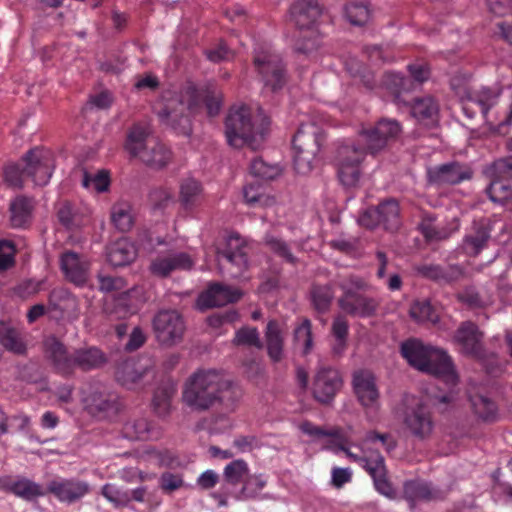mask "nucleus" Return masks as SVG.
<instances>
[{
  "instance_id": "f257e3e1",
  "label": "nucleus",
  "mask_w": 512,
  "mask_h": 512,
  "mask_svg": "<svg viewBox=\"0 0 512 512\" xmlns=\"http://www.w3.org/2000/svg\"><path fill=\"white\" fill-rule=\"evenodd\" d=\"M242 396L241 387L221 371L198 369L184 383L182 402L194 413L210 410L231 413L239 406Z\"/></svg>"
},
{
  "instance_id": "f03ea898",
  "label": "nucleus",
  "mask_w": 512,
  "mask_h": 512,
  "mask_svg": "<svg viewBox=\"0 0 512 512\" xmlns=\"http://www.w3.org/2000/svg\"><path fill=\"white\" fill-rule=\"evenodd\" d=\"M201 102L210 117L218 115L223 104L222 90L214 83H207L201 89L190 84L167 101L158 117L177 133L189 136L192 133L190 114L200 108Z\"/></svg>"
},
{
  "instance_id": "7ed1b4c3",
  "label": "nucleus",
  "mask_w": 512,
  "mask_h": 512,
  "mask_svg": "<svg viewBox=\"0 0 512 512\" xmlns=\"http://www.w3.org/2000/svg\"><path fill=\"white\" fill-rule=\"evenodd\" d=\"M401 132L399 122L382 118L373 127L359 131L358 144L340 145L336 150L335 161L360 165L367 153L376 155L384 151L398 139Z\"/></svg>"
},
{
  "instance_id": "20e7f679",
  "label": "nucleus",
  "mask_w": 512,
  "mask_h": 512,
  "mask_svg": "<svg viewBox=\"0 0 512 512\" xmlns=\"http://www.w3.org/2000/svg\"><path fill=\"white\" fill-rule=\"evenodd\" d=\"M400 354L411 367L443 378L450 385L457 383L452 359L444 350L425 344L420 339L410 338L401 343Z\"/></svg>"
},
{
  "instance_id": "39448f33",
  "label": "nucleus",
  "mask_w": 512,
  "mask_h": 512,
  "mask_svg": "<svg viewBox=\"0 0 512 512\" xmlns=\"http://www.w3.org/2000/svg\"><path fill=\"white\" fill-rule=\"evenodd\" d=\"M339 288L342 295L338 298V306L346 314L361 318L376 315L380 302L364 294L370 289L364 278L350 275L339 283Z\"/></svg>"
},
{
  "instance_id": "423d86ee",
  "label": "nucleus",
  "mask_w": 512,
  "mask_h": 512,
  "mask_svg": "<svg viewBox=\"0 0 512 512\" xmlns=\"http://www.w3.org/2000/svg\"><path fill=\"white\" fill-rule=\"evenodd\" d=\"M124 148L132 158L153 169L166 167L172 159V152L164 144L149 139L146 129L140 125L129 130Z\"/></svg>"
},
{
  "instance_id": "0eeeda50",
  "label": "nucleus",
  "mask_w": 512,
  "mask_h": 512,
  "mask_svg": "<svg viewBox=\"0 0 512 512\" xmlns=\"http://www.w3.org/2000/svg\"><path fill=\"white\" fill-rule=\"evenodd\" d=\"M325 135L314 122L302 123L293 137L294 168L298 174H308L317 162Z\"/></svg>"
},
{
  "instance_id": "6e6552de",
  "label": "nucleus",
  "mask_w": 512,
  "mask_h": 512,
  "mask_svg": "<svg viewBox=\"0 0 512 512\" xmlns=\"http://www.w3.org/2000/svg\"><path fill=\"white\" fill-rule=\"evenodd\" d=\"M225 135L230 146L240 148L251 144L255 137V128L250 108L233 107L225 119Z\"/></svg>"
},
{
  "instance_id": "1a4fd4ad",
  "label": "nucleus",
  "mask_w": 512,
  "mask_h": 512,
  "mask_svg": "<svg viewBox=\"0 0 512 512\" xmlns=\"http://www.w3.org/2000/svg\"><path fill=\"white\" fill-rule=\"evenodd\" d=\"M359 223L368 229L382 226L390 232L398 230L401 225L398 201L394 198H388L377 206L367 208L360 216Z\"/></svg>"
},
{
  "instance_id": "9d476101",
  "label": "nucleus",
  "mask_w": 512,
  "mask_h": 512,
  "mask_svg": "<svg viewBox=\"0 0 512 512\" xmlns=\"http://www.w3.org/2000/svg\"><path fill=\"white\" fill-rule=\"evenodd\" d=\"M254 65L266 88L276 92L286 85V66L279 55L266 51L260 52L254 57Z\"/></svg>"
},
{
  "instance_id": "9b49d317",
  "label": "nucleus",
  "mask_w": 512,
  "mask_h": 512,
  "mask_svg": "<svg viewBox=\"0 0 512 512\" xmlns=\"http://www.w3.org/2000/svg\"><path fill=\"white\" fill-rule=\"evenodd\" d=\"M153 330L161 345L174 346L183 340L185 322L176 310L159 311L153 318Z\"/></svg>"
},
{
  "instance_id": "f8f14e48",
  "label": "nucleus",
  "mask_w": 512,
  "mask_h": 512,
  "mask_svg": "<svg viewBox=\"0 0 512 512\" xmlns=\"http://www.w3.org/2000/svg\"><path fill=\"white\" fill-rule=\"evenodd\" d=\"M24 163L25 175L36 185H46L55 168L54 155L50 150L35 147L27 151L21 158Z\"/></svg>"
},
{
  "instance_id": "ddd939ff",
  "label": "nucleus",
  "mask_w": 512,
  "mask_h": 512,
  "mask_svg": "<svg viewBox=\"0 0 512 512\" xmlns=\"http://www.w3.org/2000/svg\"><path fill=\"white\" fill-rule=\"evenodd\" d=\"M473 177V170L466 164L458 161H451L426 170L427 185L433 187H444L457 185Z\"/></svg>"
},
{
  "instance_id": "4468645a",
  "label": "nucleus",
  "mask_w": 512,
  "mask_h": 512,
  "mask_svg": "<svg viewBox=\"0 0 512 512\" xmlns=\"http://www.w3.org/2000/svg\"><path fill=\"white\" fill-rule=\"evenodd\" d=\"M43 353L55 373L64 377L74 375V352H70L56 336L50 335L44 339Z\"/></svg>"
},
{
  "instance_id": "2eb2a0df",
  "label": "nucleus",
  "mask_w": 512,
  "mask_h": 512,
  "mask_svg": "<svg viewBox=\"0 0 512 512\" xmlns=\"http://www.w3.org/2000/svg\"><path fill=\"white\" fill-rule=\"evenodd\" d=\"M484 332L479 326L470 320L459 324L453 335V342L459 346L460 352L472 358H483L485 356Z\"/></svg>"
},
{
  "instance_id": "dca6fc26",
  "label": "nucleus",
  "mask_w": 512,
  "mask_h": 512,
  "mask_svg": "<svg viewBox=\"0 0 512 512\" xmlns=\"http://www.w3.org/2000/svg\"><path fill=\"white\" fill-rule=\"evenodd\" d=\"M404 429L418 440L428 439L433 432L434 422L428 407L419 402L407 407L403 413Z\"/></svg>"
},
{
  "instance_id": "f3484780",
  "label": "nucleus",
  "mask_w": 512,
  "mask_h": 512,
  "mask_svg": "<svg viewBox=\"0 0 512 512\" xmlns=\"http://www.w3.org/2000/svg\"><path fill=\"white\" fill-rule=\"evenodd\" d=\"M415 271L428 280H431L441 286H453L467 276L466 269L460 264H448L442 266L439 264H422L415 267Z\"/></svg>"
},
{
  "instance_id": "a211bd4d",
  "label": "nucleus",
  "mask_w": 512,
  "mask_h": 512,
  "mask_svg": "<svg viewBox=\"0 0 512 512\" xmlns=\"http://www.w3.org/2000/svg\"><path fill=\"white\" fill-rule=\"evenodd\" d=\"M242 296L240 289L215 282L199 295L197 304L201 310L221 307L239 301Z\"/></svg>"
},
{
  "instance_id": "6ab92c4d",
  "label": "nucleus",
  "mask_w": 512,
  "mask_h": 512,
  "mask_svg": "<svg viewBox=\"0 0 512 512\" xmlns=\"http://www.w3.org/2000/svg\"><path fill=\"white\" fill-rule=\"evenodd\" d=\"M342 385L343 381L338 370L331 367L321 368L313 384L314 398L322 404H330Z\"/></svg>"
},
{
  "instance_id": "aec40b11",
  "label": "nucleus",
  "mask_w": 512,
  "mask_h": 512,
  "mask_svg": "<svg viewBox=\"0 0 512 512\" xmlns=\"http://www.w3.org/2000/svg\"><path fill=\"white\" fill-rule=\"evenodd\" d=\"M325 10L320 0H295L289 9L290 20L299 29L313 28Z\"/></svg>"
},
{
  "instance_id": "412c9836",
  "label": "nucleus",
  "mask_w": 512,
  "mask_h": 512,
  "mask_svg": "<svg viewBox=\"0 0 512 512\" xmlns=\"http://www.w3.org/2000/svg\"><path fill=\"white\" fill-rule=\"evenodd\" d=\"M90 491L87 482L77 479L53 480L47 486V492L53 494L59 501L73 503L84 497Z\"/></svg>"
},
{
  "instance_id": "4be33fe9",
  "label": "nucleus",
  "mask_w": 512,
  "mask_h": 512,
  "mask_svg": "<svg viewBox=\"0 0 512 512\" xmlns=\"http://www.w3.org/2000/svg\"><path fill=\"white\" fill-rule=\"evenodd\" d=\"M246 242L240 235L236 233L230 234L226 239V246L222 250L217 251V256L225 258L229 263L235 265L237 272L234 277L239 276L248 268V257L246 252Z\"/></svg>"
},
{
  "instance_id": "5701e85b",
  "label": "nucleus",
  "mask_w": 512,
  "mask_h": 512,
  "mask_svg": "<svg viewBox=\"0 0 512 512\" xmlns=\"http://www.w3.org/2000/svg\"><path fill=\"white\" fill-rule=\"evenodd\" d=\"M353 388L359 402L364 407H374L378 403L379 391L375 376L368 370H360L353 375Z\"/></svg>"
},
{
  "instance_id": "b1692460",
  "label": "nucleus",
  "mask_w": 512,
  "mask_h": 512,
  "mask_svg": "<svg viewBox=\"0 0 512 512\" xmlns=\"http://www.w3.org/2000/svg\"><path fill=\"white\" fill-rule=\"evenodd\" d=\"M193 261L187 253L179 252L166 256H158L151 261L150 271L154 276L165 278L173 271L188 270L192 267Z\"/></svg>"
},
{
  "instance_id": "393cba45",
  "label": "nucleus",
  "mask_w": 512,
  "mask_h": 512,
  "mask_svg": "<svg viewBox=\"0 0 512 512\" xmlns=\"http://www.w3.org/2000/svg\"><path fill=\"white\" fill-rule=\"evenodd\" d=\"M490 232L491 228L484 221L474 222L470 232L463 238L462 251L470 257L478 256L487 248L491 238Z\"/></svg>"
},
{
  "instance_id": "a878e982",
  "label": "nucleus",
  "mask_w": 512,
  "mask_h": 512,
  "mask_svg": "<svg viewBox=\"0 0 512 512\" xmlns=\"http://www.w3.org/2000/svg\"><path fill=\"white\" fill-rule=\"evenodd\" d=\"M403 497L409 502L411 509L416 506L417 500L437 501L444 500L446 493L435 489L430 484L418 480L406 481L403 485Z\"/></svg>"
},
{
  "instance_id": "bb28decb",
  "label": "nucleus",
  "mask_w": 512,
  "mask_h": 512,
  "mask_svg": "<svg viewBox=\"0 0 512 512\" xmlns=\"http://www.w3.org/2000/svg\"><path fill=\"white\" fill-rule=\"evenodd\" d=\"M60 267L66 278L77 286H83L88 279V262L82 260L80 255L73 251H66L61 255Z\"/></svg>"
},
{
  "instance_id": "cd10ccee",
  "label": "nucleus",
  "mask_w": 512,
  "mask_h": 512,
  "mask_svg": "<svg viewBox=\"0 0 512 512\" xmlns=\"http://www.w3.org/2000/svg\"><path fill=\"white\" fill-rule=\"evenodd\" d=\"M152 370V365L142 360L129 359L122 362L116 370V379L127 388L139 383Z\"/></svg>"
},
{
  "instance_id": "c85d7f7f",
  "label": "nucleus",
  "mask_w": 512,
  "mask_h": 512,
  "mask_svg": "<svg viewBox=\"0 0 512 512\" xmlns=\"http://www.w3.org/2000/svg\"><path fill=\"white\" fill-rule=\"evenodd\" d=\"M411 113L423 125L436 126L439 118V103L430 95L415 98Z\"/></svg>"
},
{
  "instance_id": "c756f323",
  "label": "nucleus",
  "mask_w": 512,
  "mask_h": 512,
  "mask_svg": "<svg viewBox=\"0 0 512 512\" xmlns=\"http://www.w3.org/2000/svg\"><path fill=\"white\" fill-rule=\"evenodd\" d=\"M176 391V384L172 380H167L156 388L152 398V409L158 417L167 418L170 415Z\"/></svg>"
},
{
  "instance_id": "7c9ffc66",
  "label": "nucleus",
  "mask_w": 512,
  "mask_h": 512,
  "mask_svg": "<svg viewBox=\"0 0 512 512\" xmlns=\"http://www.w3.org/2000/svg\"><path fill=\"white\" fill-rule=\"evenodd\" d=\"M0 344L15 355L24 356L27 354V343L23 333L3 321L0 322Z\"/></svg>"
},
{
  "instance_id": "2f4dec72",
  "label": "nucleus",
  "mask_w": 512,
  "mask_h": 512,
  "mask_svg": "<svg viewBox=\"0 0 512 512\" xmlns=\"http://www.w3.org/2000/svg\"><path fill=\"white\" fill-rule=\"evenodd\" d=\"M469 402L473 413L484 422H493L497 418L496 403L486 394L475 390L468 392Z\"/></svg>"
},
{
  "instance_id": "473e14b6",
  "label": "nucleus",
  "mask_w": 512,
  "mask_h": 512,
  "mask_svg": "<svg viewBox=\"0 0 512 512\" xmlns=\"http://www.w3.org/2000/svg\"><path fill=\"white\" fill-rule=\"evenodd\" d=\"M137 256L134 245L121 238L107 248V260L114 267H123L132 263Z\"/></svg>"
},
{
  "instance_id": "72a5a7b5",
  "label": "nucleus",
  "mask_w": 512,
  "mask_h": 512,
  "mask_svg": "<svg viewBox=\"0 0 512 512\" xmlns=\"http://www.w3.org/2000/svg\"><path fill=\"white\" fill-rule=\"evenodd\" d=\"M265 344L267 354L273 363L284 358V337L278 321L270 320L265 330Z\"/></svg>"
},
{
  "instance_id": "f704fd0d",
  "label": "nucleus",
  "mask_w": 512,
  "mask_h": 512,
  "mask_svg": "<svg viewBox=\"0 0 512 512\" xmlns=\"http://www.w3.org/2000/svg\"><path fill=\"white\" fill-rule=\"evenodd\" d=\"M105 354L97 347L79 348L74 351V368L87 372L98 369L106 363Z\"/></svg>"
},
{
  "instance_id": "c9c22d12",
  "label": "nucleus",
  "mask_w": 512,
  "mask_h": 512,
  "mask_svg": "<svg viewBox=\"0 0 512 512\" xmlns=\"http://www.w3.org/2000/svg\"><path fill=\"white\" fill-rule=\"evenodd\" d=\"M49 308L63 316H76L79 312L77 298L66 289H56L50 293Z\"/></svg>"
},
{
  "instance_id": "e433bc0d",
  "label": "nucleus",
  "mask_w": 512,
  "mask_h": 512,
  "mask_svg": "<svg viewBox=\"0 0 512 512\" xmlns=\"http://www.w3.org/2000/svg\"><path fill=\"white\" fill-rule=\"evenodd\" d=\"M4 488L26 501H33L38 497L44 496L47 491L40 484L35 483L28 478H20L16 481H7Z\"/></svg>"
},
{
  "instance_id": "4c0bfd02",
  "label": "nucleus",
  "mask_w": 512,
  "mask_h": 512,
  "mask_svg": "<svg viewBox=\"0 0 512 512\" xmlns=\"http://www.w3.org/2000/svg\"><path fill=\"white\" fill-rule=\"evenodd\" d=\"M382 86L393 95L395 103L406 104V100L401 97V94L403 92L411 91L414 83L410 78L401 76L397 73L387 72L383 75Z\"/></svg>"
},
{
  "instance_id": "58836bf2",
  "label": "nucleus",
  "mask_w": 512,
  "mask_h": 512,
  "mask_svg": "<svg viewBox=\"0 0 512 512\" xmlns=\"http://www.w3.org/2000/svg\"><path fill=\"white\" fill-rule=\"evenodd\" d=\"M32 200L25 196L16 197L10 204V221L13 227H25L31 220Z\"/></svg>"
},
{
  "instance_id": "ea45409f",
  "label": "nucleus",
  "mask_w": 512,
  "mask_h": 512,
  "mask_svg": "<svg viewBox=\"0 0 512 512\" xmlns=\"http://www.w3.org/2000/svg\"><path fill=\"white\" fill-rule=\"evenodd\" d=\"M111 222L121 232L131 230L134 225L132 205L127 201H118L111 207Z\"/></svg>"
},
{
  "instance_id": "a19ab883",
  "label": "nucleus",
  "mask_w": 512,
  "mask_h": 512,
  "mask_svg": "<svg viewBox=\"0 0 512 512\" xmlns=\"http://www.w3.org/2000/svg\"><path fill=\"white\" fill-rule=\"evenodd\" d=\"M486 194L492 202L512 209V187L504 180L491 179Z\"/></svg>"
},
{
  "instance_id": "79ce46f5",
  "label": "nucleus",
  "mask_w": 512,
  "mask_h": 512,
  "mask_svg": "<svg viewBox=\"0 0 512 512\" xmlns=\"http://www.w3.org/2000/svg\"><path fill=\"white\" fill-rule=\"evenodd\" d=\"M119 407L120 404L115 395L95 393L91 398V410L103 417L115 415Z\"/></svg>"
},
{
  "instance_id": "37998d69",
  "label": "nucleus",
  "mask_w": 512,
  "mask_h": 512,
  "mask_svg": "<svg viewBox=\"0 0 512 512\" xmlns=\"http://www.w3.org/2000/svg\"><path fill=\"white\" fill-rule=\"evenodd\" d=\"M201 184L194 179L185 180L180 187V201L185 209L195 207L201 198Z\"/></svg>"
},
{
  "instance_id": "c03bdc74",
  "label": "nucleus",
  "mask_w": 512,
  "mask_h": 512,
  "mask_svg": "<svg viewBox=\"0 0 512 512\" xmlns=\"http://www.w3.org/2000/svg\"><path fill=\"white\" fill-rule=\"evenodd\" d=\"M245 201L250 205L269 206L275 203V198L265 193V188L258 182L250 183L243 189Z\"/></svg>"
},
{
  "instance_id": "a18cd8bd",
  "label": "nucleus",
  "mask_w": 512,
  "mask_h": 512,
  "mask_svg": "<svg viewBox=\"0 0 512 512\" xmlns=\"http://www.w3.org/2000/svg\"><path fill=\"white\" fill-rule=\"evenodd\" d=\"M345 15L352 25L363 26L370 20L371 11L368 4L352 2L345 6Z\"/></svg>"
},
{
  "instance_id": "49530a36",
  "label": "nucleus",
  "mask_w": 512,
  "mask_h": 512,
  "mask_svg": "<svg viewBox=\"0 0 512 512\" xmlns=\"http://www.w3.org/2000/svg\"><path fill=\"white\" fill-rule=\"evenodd\" d=\"M310 294L313 306L318 312H326L329 309L334 297L330 285H314Z\"/></svg>"
},
{
  "instance_id": "de8ad7c7",
  "label": "nucleus",
  "mask_w": 512,
  "mask_h": 512,
  "mask_svg": "<svg viewBox=\"0 0 512 512\" xmlns=\"http://www.w3.org/2000/svg\"><path fill=\"white\" fill-rule=\"evenodd\" d=\"M248 474L249 468L247 463L242 459H237L226 465L223 477L227 483L235 486L241 482L243 483Z\"/></svg>"
},
{
  "instance_id": "09e8293b",
  "label": "nucleus",
  "mask_w": 512,
  "mask_h": 512,
  "mask_svg": "<svg viewBox=\"0 0 512 512\" xmlns=\"http://www.w3.org/2000/svg\"><path fill=\"white\" fill-rule=\"evenodd\" d=\"M456 299L469 309H483L487 306L486 301L474 285L465 286L456 294Z\"/></svg>"
},
{
  "instance_id": "8fccbe9b",
  "label": "nucleus",
  "mask_w": 512,
  "mask_h": 512,
  "mask_svg": "<svg viewBox=\"0 0 512 512\" xmlns=\"http://www.w3.org/2000/svg\"><path fill=\"white\" fill-rule=\"evenodd\" d=\"M264 243L274 254L283 258L286 262L293 265L297 263V258L293 255L288 243L283 239L268 234L264 238Z\"/></svg>"
},
{
  "instance_id": "3c124183",
  "label": "nucleus",
  "mask_w": 512,
  "mask_h": 512,
  "mask_svg": "<svg viewBox=\"0 0 512 512\" xmlns=\"http://www.w3.org/2000/svg\"><path fill=\"white\" fill-rule=\"evenodd\" d=\"M233 343L238 346H249L257 349H263L264 347L257 328L249 326H244L236 331Z\"/></svg>"
},
{
  "instance_id": "603ef678",
  "label": "nucleus",
  "mask_w": 512,
  "mask_h": 512,
  "mask_svg": "<svg viewBox=\"0 0 512 512\" xmlns=\"http://www.w3.org/2000/svg\"><path fill=\"white\" fill-rule=\"evenodd\" d=\"M491 179L512 180V156L496 159L487 169Z\"/></svg>"
},
{
  "instance_id": "864d4df0",
  "label": "nucleus",
  "mask_w": 512,
  "mask_h": 512,
  "mask_svg": "<svg viewBox=\"0 0 512 512\" xmlns=\"http://www.w3.org/2000/svg\"><path fill=\"white\" fill-rule=\"evenodd\" d=\"M110 320H124L132 314L128 297L121 295L106 304L105 308Z\"/></svg>"
},
{
  "instance_id": "5fc2aeb1",
  "label": "nucleus",
  "mask_w": 512,
  "mask_h": 512,
  "mask_svg": "<svg viewBox=\"0 0 512 512\" xmlns=\"http://www.w3.org/2000/svg\"><path fill=\"white\" fill-rule=\"evenodd\" d=\"M150 423L146 418H138L128 421L123 426V433L126 438L139 440L148 438Z\"/></svg>"
},
{
  "instance_id": "6e6d98bb",
  "label": "nucleus",
  "mask_w": 512,
  "mask_h": 512,
  "mask_svg": "<svg viewBox=\"0 0 512 512\" xmlns=\"http://www.w3.org/2000/svg\"><path fill=\"white\" fill-rule=\"evenodd\" d=\"M410 316L419 323H437L439 316L428 301H417L410 308Z\"/></svg>"
},
{
  "instance_id": "4d7b16f0",
  "label": "nucleus",
  "mask_w": 512,
  "mask_h": 512,
  "mask_svg": "<svg viewBox=\"0 0 512 512\" xmlns=\"http://www.w3.org/2000/svg\"><path fill=\"white\" fill-rule=\"evenodd\" d=\"M266 482L258 475H249L244 479L243 485L236 498L239 500L256 498Z\"/></svg>"
},
{
  "instance_id": "13d9d810",
  "label": "nucleus",
  "mask_w": 512,
  "mask_h": 512,
  "mask_svg": "<svg viewBox=\"0 0 512 512\" xmlns=\"http://www.w3.org/2000/svg\"><path fill=\"white\" fill-rule=\"evenodd\" d=\"M500 95V90L483 88L474 95V100L477 102L479 112L488 120V111L493 107Z\"/></svg>"
},
{
  "instance_id": "bf43d9fd",
  "label": "nucleus",
  "mask_w": 512,
  "mask_h": 512,
  "mask_svg": "<svg viewBox=\"0 0 512 512\" xmlns=\"http://www.w3.org/2000/svg\"><path fill=\"white\" fill-rule=\"evenodd\" d=\"M101 494L116 507H126L131 502L129 491L122 490L114 484H105Z\"/></svg>"
},
{
  "instance_id": "052dcab7",
  "label": "nucleus",
  "mask_w": 512,
  "mask_h": 512,
  "mask_svg": "<svg viewBox=\"0 0 512 512\" xmlns=\"http://www.w3.org/2000/svg\"><path fill=\"white\" fill-rule=\"evenodd\" d=\"M371 477L387 472L384 457L378 451H371L368 456H362L359 463Z\"/></svg>"
},
{
  "instance_id": "680f3d73",
  "label": "nucleus",
  "mask_w": 512,
  "mask_h": 512,
  "mask_svg": "<svg viewBox=\"0 0 512 512\" xmlns=\"http://www.w3.org/2000/svg\"><path fill=\"white\" fill-rule=\"evenodd\" d=\"M338 167V177L345 187H355L360 179V168L358 164H348L345 162H336Z\"/></svg>"
},
{
  "instance_id": "e2e57ef3",
  "label": "nucleus",
  "mask_w": 512,
  "mask_h": 512,
  "mask_svg": "<svg viewBox=\"0 0 512 512\" xmlns=\"http://www.w3.org/2000/svg\"><path fill=\"white\" fill-rule=\"evenodd\" d=\"M348 329L349 324L344 316L338 315L334 318L332 323V333L337 340V344L333 348L336 354H340L346 346Z\"/></svg>"
},
{
  "instance_id": "0e129e2a",
  "label": "nucleus",
  "mask_w": 512,
  "mask_h": 512,
  "mask_svg": "<svg viewBox=\"0 0 512 512\" xmlns=\"http://www.w3.org/2000/svg\"><path fill=\"white\" fill-rule=\"evenodd\" d=\"M251 174L261 180H273L280 174V169L276 165H270L262 159H254L250 164Z\"/></svg>"
},
{
  "instance_id": "69168bd1",
  "label": "nucleus",
  "mask_w": 512,
  "mask_h": 512,
  "mask_svg": "<svg viewBox=\"0 0 512 512\" xmlns=\"http://www.w3.org/2000/svg\"><path fill=\"white\" fill-rule=\"evenodd\" d=\"M82 185L86 188L93 187V189L102 193L108 190L110 185L109 173L105 170L99 171L97 174L91 176L88 172H84Z\"/></svg>"
},
{
  "instance_id": "338daca9",
  "label": "nucleus",
  "mask_w": 512,
  "mask_h": 512,
  "mask_svg": "<svg viewBox=\"0 0 512 512\" xmlns=\"http://www.w3.org/2000/svg\"><path fill=\"white\" fill-rule=\"evenodd\" d=\"M294 338L298 342H303L304 349L303 354L307 355L310 353L313 347L312 339V324L307 318L303 319L301 324L294 331Z\"/></svg>"
},
{
  "instance_id": "774afa93",
  "label": "nucleus",
  "mask_w": 512,
  "mask_h": 512,
  "mask_svg": "<svg viewBox=\"0 0 512 512\" xmlns=\"http://www.w3.org/2000/svg\"><path fill=\"white\" fill-rule=\"evenodd\" d=\"M183 486L184 479L182 474L166 471L160 475L159 487L166 494H171Z\"/></svg>"
}]
</instances>
